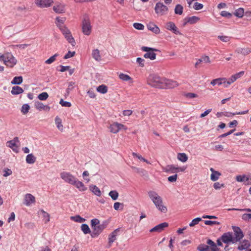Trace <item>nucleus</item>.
Returning <instances> with one entry per match:
<instances>
[{"label":"nucleus","mask_w":251,"mask_h":251,"mask_svg":"<svg viewBox=\"0 0 251 251\" xmlns=\"http://www.w3.org/2000/svg\"><path fill=\"white\" fill-rule=\"evenodd\" d=\"M109 128L110 132L113 133H117L119 131L118 123L117 122L110 125Z\"/></svg>","instance_id":"obj_22"},{"label":"nucleus","mask_w":251,"mask_h":251,"mask_svg":"<svg viewBox=\"0 0 251 251\" xmlns=\"http://www.w3.org/2000/svg\"><path fill=\"white\" fill-rule=\"evenodd\" d=\"M154 11L155 13L159 16L166 15L169 12L168 7L162 2H158L156 3Z\"/></svg>","instance_id":"obj_4"},{"label":"nucleus","mask_w":251,"mask_h":251,"mask_svg":"<svg viewBox=\"0 0 251 251\" xmlns=\"http://www.w3.org/2000/svg\"><path fill=\"white\" fill-rule=\"evenodd\" d=\"M4 64L8 67L13 68L17 63V60L10 52L5 53Z\"/></svg>","instance_id":"obj_5"},{"label":"nucleus","mask_w":251,"mask_h":251,"mask_svg":"<svg viewBox=\"0 0 251 251\" xmlns=\"http://www.w3.org/2000/svg\"><path fill=\"white\" fill-rule=\"evenodd\" d=\"M106 226L103 224L99 225L93 228V231L91 234L92 238L98 236L102 230L105 228Z\"/></svg>","instance_id":"obj_8"},{"label":"nucleus","mask_w":251,"mask_h":251,"mask_svg":"<svg viewBox=\"0 0 251 251\" xmlns=\"http://www.w3.org/2000/svg\"><path fill=\"white\" fill-rule=\"evenodd\" d=\"M225 185L223 183H220L219 182H217L214 183L213 184V187L216 190H218L221 189L222 187H224Z\"/></svg>","instance_id":"obj_61"},{"label":"nucleus","mask_w":251,"mask_h":251,"mask_svg":"<svg viewBox=\"0 0 251 251\" xmlns=\"http://www.w3.org/2000/svg\"><path fill=\"white\" fill-rule=\"evenodd\" d=\"M59 29L62 32V34L64 35V36L71 33L70 31L65 26H60V28H59Z\"/></svg>","instance_id":"obj_52"},{"label":"nucleus","mask_w":251,"mask_h":251,"mask_svg":"<svg viewBox=\"0 0 251 251\" xmlns=\"http://www.w3.org/2000/svg\"><path fill=\"white\" fill-rule=\"evenodd\" d=\"M35 202V198L31 194H26L24 198V204L26 206H29L32 203Z\"/></svg>","instance_id":"obj_15"},{"label":"nucleus","mask_w":251,"mask_h":251,"mask_svg":"<svg viewBox=\"0 0 251 251\" xmlns=\"http://www.w3.org/2000/svg\"><path fill=\"white\" fill-rule=\"evenodd\" d=\"M35 106L36 109L42 110H44L45 111H49L50 110V107L48 105H45L43 103L40 101H37L35 103Z\"/></svg>","instance_id":"obj_19"},{"label":"nucleus","mask_w":251,"mask_h":251,"mask_svg":"<svg viewBox=\"0 0 251 251\" xmlns=\"http://www.w3.org/2000/svg\"><path fill=\"white\" fill-rule=\"evenodd\" d=\"M156 207L159 211L162 213H165L167 211V208L165 205H164L162 200H161V203L157 204Z\"/></svg>","instance_id":"obj_30"},{"label":"nucleus","mask_w":251,"mask_h":251,"mask_svg":"<svg viewBox=\"0 0 251 251\" xmlns=\"http://www.w3.org/2000/svg\"><path fill=\"white\" fill-rule=\"evenodd\" d=\"M148 84L152 87L160 88L163 83V79L156 75H150L148 78Z\"/></svg>","instance_id":"obj_1"},{"label":"nucleus","mask_w":251,"mask_h":251,"mask_svg":"<svg viewBox=\"0 0 251 251\" xmlns=\"http://www.w3.org/2000/svg\"><path fill=\"white\" fill-rule=\"evenodd\" d=\"M221 15L227 18H230L232 17V14L226 11H222L221 12Z\"/></svg>","instance_id":"obj_63"},{"label":"nucleus","mask_w":251,"mask_h":251,"mask_svg":"<svg viewBox=\"0 0 251 251\" xmlns=\"http://www.w3.org/2000/svg\"><path fill=\"white\" fill-rule=\"evenodd\" d=\"M119 231L120 228H118L109 235L108 243L109 247H111L112 244L117 240V236Z\"/></svg>","instance_id":"obj_12"},{"label":"nucleus","mask_w":251,"mask_h":251,"mask_svg":"<svg viewBox=\"0 0 251 251\" xmlns=\"http://www.w3.org/2000/svg\"><path fill=\"white\" fill-rule=\"evenodd\" d=\"M92 26L89 17L87 15L84 16L82 21V31L85 35H89L92 32Z\"/></svg>","instance_id":"obj_2"},{"label":"nucleus","mask_w":251,"mask_h":251,"mask_svg":"<svg viewBox=\"0 0 251 251\" xmlns=\"http://www.w3.org/2000/svg\"><path fill=\"white\" fill-rule=\"evenodd\" d=\"M244 13V10L242 8H239L235 10L234 12V15L238 17V18H242L243 17Z\"/></svg>","instance_id":"obj_37"},{"label":"nucleus","mask_w":251,"mask_h":251,"mask_svg":"<svg viewBox=\"0 0 251 251\" xmlns=\"http://www.w3.org/2000/svg\"><path fill=\"white\" fill-rule=\"evenodd\" d=\"M60 177L66 182L70 184L73 185L74 183L76 182V178L69 173L62 172L60 174Z\"/></svg>","instance_id":"obj_6"},{"label":"nucleus","mask_w":251,"mask_h":251,"mask_svg":"<svg viewBox=\"0 0 251 251\" xmlns=\"http://www.w3.org/2000/svg\"><path fill=\"white\" fill-rule=\"evenodd\" d=\"M177 167L173 165H168L166 167V172L174 173L175 171L177 172Z\"/></svg>","instance_id":"obj_43"},{"label":"nucleus","mask_w":251,"mask_h":251,"mask_svg":"<svg viewBox=\"0 0 251 251\" xmlns=\"http://www.w3.org/2000/svg\"><path fill=\"white\" fill-rule=\"evenodd\" d=\"M220 176L221 174L219 172H214V173L211 174L210 178L212 181H215L219 179Z\"/></svg>","instance_id":"obj_42"},{"label":"nucleus","mask_w":251,"mask_h":251,"mask_svg":"<svg viewBox=\"0 0 251 251\" xmlns=\"http://www.w3.org/2000/svg\"><path fill=\"white\" fill-rule=\"evenodd\" d=\"M236 180L238 182H244L248 181L249 178L245 175H239L236 176Z\"/></svg>","instance_id":"obj_39"},{"label":"nucleus","mask_w":251,"mask_h":251,"mask_svg":"<svg viewBox=\"0 0 251 251\" xmlns=\"http://www.w3.org/2000/svg\"><path fill=\"white\" fill-rule=\"evenodd\" d=\"M148 195L153 203L156 201L162 200V198L155 191H149L148 192Z\"/></svg>","instance_id":"obj_13"},{"label":"nucleus","mask_w":251,"mask_h":251,"mask_svg":"<svg viewBox=\"0 0 251 251\" xmlns=\"http://www.w3.org/2000/svg\"><path fill=\"white\" fill-rule=\"evenodd\" d=\"M59 103L64 107H70L72 105L71 102L64 101L63 99L60 100Z\"/></svg>","instance_id":"obj_57"},{"label":"nucleus","mask_w":251,"mask_h":251,"mask_svg":"<svg viewBox=\"0 0 251 251\" xmlns=\"http://www.w3.org/2000/svg\"><path fill=\"white\" fill-rule=\"evenodd\" d=\"M176 26L175 24L173 22H169L166 24V28L167 29L172 31L173 29H174Z\"/></svg>","instance_id":"obj_53"},{"label":"nucleus","mask_w":251,"mask_h":251,"mask_svg":"<svg viewBox=\"0 0 251 251\" xmlns=\"http://www.w3.org/2000/svg\"><path fill=\"white\" fill-rule=\"evenodd\" d=\"M177 159L182 162H185L188 160V156L185 153H178L177 156Z\"/></svg>","instance_id":"obj_28"},{"label":"nucleus","mask_w":251,"mask_h":251,"mask_svg":"<svg viewBox=\"0 0 251 251\" xmlns=\"http://www.w3.org/2000/svg\"><path fill=\"white\" fill-rule=\"evenodd\" d=\"M53 2L52 0H35V4L41 8L49 7Z\"/></svg>","instance_id":"obj_9"},{"label":"nucleus","mask_w":251,"mask_h":251,"mask_svg":"<svg viewBox=\"0 0 251 251\" xmlns=\"http://www.w3.org/2000/svg\"><path fill=\"white\" fill-rule=\"evenodd\" d=\"M239 50L238 52H240L244 55H247L251 52V49L249 48H242Z\"/></svg>","instance_id":"obj_46"},{"label":"nucleus","mask_w":251,"mask_h":251,"mask_svg":"<svg viewBox=\"0 0 251 251\" xmlns=\"http://www.w3.org/2000/svg\"><path fill=\"white\" fill-rule=\"evenodd\" d=\"M199 251H210L209 247L205 244H200L197 248Z\"/></svg>","instance_id":"obj_44"},{"label":"nucleus","mask_w":251,"mask_h":251,"mask_svg":"<svg viewBox=\"0 0 251 251\" xmlns=\"http://www.w3.org/2000/svg\"><path fill=\"white\" fill-rule=\"evenodd\" d=\"M166 83L169 88H173L178 86V83L176 81L172 80H168Z\"/></svg>","instance_id":"obj_33"},{"label":"nucleus","mask_w":251,"mask_h":251,"mask_svg":"<svg viewBox=\"0 0 251 251\" xmlns=\"http://www.w3.org/2000/svg\"><path fill=\"white\" fill-rule=\"evenodd\" d=\"M41 212L43 213V216L45 219V223H47L50 221V215L44 210H41Z\"/></svg>","instance_id":"obj_56"},{"label":"nucleus","mask_w":251,"mask_h":251,"mask_svg":"<svg viewBox=\"0 0 251 251\" xmlns=\"http://www.w3.org/2000/svg\"><path fill=\"white\" fill-rule=\"evenodd\" d=\"M36 159L32 153L28 154L26 157V162L28 164H33L35 162Z\"/></svg>","instance_id":"obj_26"},{"label":"nucleus","mask_w":251,"mask_h":251,"mask_svg":"<svg viewBox=\"0 0 251 251\" xmlns=\"http://www.w3.org/2000/svg\"><path fill=\"white\" fill-rule=\"evenodd\" d=\"M19 141L18 137H15L13 140L7 141L6 142V146L11 148L14 152H18V146L16 143L19 142Z\"/></svg>","instance_id":"obj_10"},{"label":"nucleus","mask_w":251,"mask_h":251,"mask_svg":"<svg viewBox=\"0 0 251 251\" xmlns=\"http://www.w3.org/2000/svg\"><path fill=\"white\" fill-rule=\"evenodd\" d=\"M148 29L154 33L156 34H158L160 33V29L159 27L153 23H150L147 25Z\"/></svg>","instance_id":"obj_18"},{"label":"nucleus","mask_w":251,"mask_h":251,"mask_svg":"<svg viewBox=\"0 0 251 251\" xmlns=\"http://www.w3.org/2000/svg\"><path fill=\"white\" fill-rule=\"evenodd\" d=\"M132 168L135 170V172L141 176H144L146 174V171L143 169H140L135 167H132Z\"/></svg>","instance_id":"obj_50"},{"label":"nucleus","mask_w":251,"mask_h":251,"mask_svg":"<svg viewBox=\"0 0 251 251\" xmlns=\"http://www.w3.org/2000/svg\"><path fill=\"white\" fill-rule=\"evenodd\" d=\"M98 92L101 94H105L107 92V87L105 85H101L97 88Z\"/></svg>","instance_id":"obj_31"},{"label":"nucleus","mask_w":251,"mask_h":251,"mask_svg":"<svg viewBox=\"0 0 251 251\" xmlns=\"http://www.w3.org/2000/svg\"><path fill=\"white\" fill-rule=\"evenodd\" d=\"M201 221V218H196L191 221V222L189 224V226H194L198 224V223Z\"/></svg>","instance_id":"obj_58"},{"label":"nucleus","mask_w":251,"mask_h":251,"mask_svg":"<svg viewBox=\"0 0 251 251\" xmlns=\"http://www.w3.org/2000/svg\"><path fill=\"white\" fill-rule=\"evenodd\" d=\"M30 107L28 104H24L22 106L21 112L24 114H25L29 111Z\"/></svg>","instance_id":"obj_48"},{"label":"nucleus","mask_w":251,"mask_h":251,"mask_svg":"<svg viewBox=\"0 0 251 251\" xmlns=\"http://www.w3.org/2000/svg\"><path fill=\"white\" fill-rule=\"evenodd\" d=\"M81 229L85 234L91 233L90 228L87 224H83L81 226Z\"/></svg>","instance_id":"obj_34"},{"label":"nucleus","mask_w":251,"mask_h":251,"mask_svg":"<svg viewBox=\"0 0 251 251\" xmlns=\"http://www.w3.org/2000/svg\"><path fill=\"white\" fill-rule=\"evenodd\" d=\"M55 123L57 128L61 131L63 130V126L62 124V120L58 116L55 118Z\"/></svg>","instance_id":"obj_24"},{"label":"nucleus","mask_w":251,"mask_h":251,"mask_svg":"<svg viewBox=\"0 0 251 251\" xmlns=\"http://www.w3.org/2000/svg\"><path fill=\"white\" fill-rule=\"evenodd\" d=\"M75 51H69L67 53H66L65 56H64L63 58L64 59H67L68 58H71L72 57H73L75 54Z\"/></svg>","instance_id":"obj_62"},{"label":"nucleus","mask_w":251,"mask_h":251,"mask_svg":"<svg viewBox=\"0 0 251 251\" xmlns=\"http://www.w3.org/2000/svg\"><path fill=\"white\" fill-rule=\"evenodd\" d=\"M92 56L97 61H100L101 59L100 51L98 49L93 50Z\"/></svg>","instance_id":"obj_32"},{"label":"nucleus","mask_w":251,"mask_h":251,"mask_svg":"<svg viewBox=\"0 0 251 251\" xmlns=\"http://www.w3.org/2000/svg\"><path fill=\"white\" fill-rule=\"evenodd\" d=\"M71 219L78 223H83L86 221V220L84 218H82L79 215L72 216L71 217Z\"/></svg>","instance_id":"obj_36"},{"label":"nucleus","mask_w":251,"mask_h":251,"mask_svg":"<svg viewBox=\"0 0 251 251\" xmlns=\"http://www.w3.org/2000/svg\"><path fill=\"white\" fill-rule=\"evenodd\" d=\"M53 11L57 13L61 14L65 12V5L61 3H56L53 7Z\"/></svg>","instance_id":"obj_16"},{"label":"nucleus","mask_w":251,"mask_h":251,"mask_svg":"<svg viewBox=\"0 0 251 251\" xmlns=\"http://www.w3.org/2000/svg\"><path fill=\"white\" fill-rule=\"evenodd\" d=\"M66 21V18L62 17L60 18L59 17H57L55 19V24L56 26L59 28L60 26H64V23Z\"/></svg>","instance_id":"obj_23"},{"label":"nucleus","mask_w":251,"mask_h":251,"mask_svg":"<svg viewBox=\"0 0 251 251\" xmlns=\"http://www.w3.org/2000/svg\"><path fill=\"white\" fill-rule=\"evenodd\" d=\"M75 85V82L73 81H71L69 83L68 87L66 90V95L68 96L71 91H72L74 88V86Z\"/></svg>","instance_id":"obj_45"},{"label":"nucleus","mask_w":251,"mask_h":251,"mask_svg":"<svg viewBox=\"0 0 251 251\" xmlns=\"http://www.w3.org/2000/svg\"><path fill=\"white\" fill-rule=\"evenodd\" d=\"M233 229L235 235V237L234 238V240L236 243L243 237L244 235L241 229L239 227L233 226Z\"/></svg>","instance_id":"obj_11"},{"label":"nucleus","mask_w":251,"mask_h":251,"mask_svg":"<svg viewBox=\"0 0 251 251\" xmlns=\"http://www.w3.org/2000/svg\"><path fill=\"white\" fill-rule=\"evenodd\" d=\"M250 246V242L248 240H244L241 245L239 246L238 249L243 250L248 249Z\"/></svg>","instance_id":"obj_27"},{"label":"nucleus","mask_w":251,"mask_h":251,"mask_svg":"<svg viewBox=\"0 0 251 251\" xmlns=\"http://www.w3.org/2000/svg\"><path fill=\"white\" fill-rule=\"evenodd\" d=\"M221 237L222 242L225 244H228L230 243H235L231 232H227L225 233Z\"/></svg>","instance_id":"obj_7"},{"label":"nucleus","mask_w":251,"mask_h":251,"mask_svg":"<svg viewBox=\"0 0 251 251\" xmlns=\"http://www.w3.org/2000/svg\"><path fill=\"white\" fill-rule=\"evenodd\" d=\"M90 189L96 196H100L101 195V191L97 186L92 185L90 186Z\"/></svg>","instance_id":"obj_25"},{"label":"nucleus","mask_w":251,"mask_h":251,"mask_svg":"<svg viewBox=\"0 0 251 251\" xmlns=\"http://www.w3.org/2000/svg\"><path fill=\"white\" fill-rule=\"evenodd\" d=\"M199 20L200 18L199 17L193 16L187 18V22L190 24H194L199 21Z\"/></svg>","instance_id":"obj_35"},{"label":"nucleus","mask_w":251,"mask_h":251,"mask_svg":"<svg viewBox=\"0 0 251 251\" xmlns=\"http://www.w3.org/2000/svg\"><path fill=\"white\" fill-rule=\"evenodd\" d=\"M24 92V90L22 88L18 86H13L12 88L11 93L12 95H16L22 94Z\"/></svg>","instance_id":"obj_20"},{"label":"nucleus","mask_w":251,"mask_h":251,"mask_svg":"<svg viewBox=\"0 0 251 251\" xmlns=\"http://www.w3.org/2000/svg\"><path fill=\"white\" fill-rule=\"evenodd\" d=\"M183 8L180 4H177L175 8V13L176 14L181 15L183 13Z\"/></svg>","instance_id":"obj_41"},{"label":"nucleus","mask_w":251,"mask_h":251,"mask_svg":"<svg viewBox=\"0 0 251 251\" xmlns=\"http://www.w3.org/2000/svg\"><path fill=\"white\" fill-rule=\"evenodd\" d=\"M100 225V220L98 219H93L91 221V226L92 229Z\"/></svg>","instance_id":"obj_55"},{"label":"nucleus","mask_w":251,"mask_h":251,"mask_svg":"<svg viewBox=\"0 0 251 251\" xmlns=\"http://www.w3.org/2000/svg\"><path fill=\"white\" fill-rule=\"evenodd\" d=\"M109 196L111 198V199L115 201L118 198L119 193L116 190H112L109 193Z\"/></svg>","instance_id":"obj_40"},{"label":"nucleus","mask_w":251,"mask_h":251,"mask_svg":"<svg viewBox=\"0 0 251 251\" xmlns=\"http://www.w3.org/2000/svg\"><path fill=\"white\" fill-rule=\"evenodd\" d=\"M73 185H75L77 189H78L80 191H84L86 190L87 188L85 187L84 184L76 179V182L73 184Z\"/></svg>","instance_id":"obj_21"},{"label":"nucleus","mask_w":251,"mask_h":251,"mask_svg":"<svg viewBox=\"0 0 251 251\" xmlns=\"http://www.w3.org/2000/svg\"><path fill=\"white\" fill-rule=\"evenodd\" d=\"M145 60L141 57H138L136 59L137 63L139 64V66L141 67L145 66Z\"/></svg>","instance_id":"obj_59"},{"label":"nucleus","mask_w":251,"mask_h":251,"mask_svg":"<svg viewBox=\"0 0 251 251\" xmlns=\"http://www.w3.org/2000/svg\"><path fill=\"white\" fill-rule=\"evenodd\" d=\"M141 50L146 52V53L144 54V57L145 58H149L151 60H153L156 58V54L154 53V51H159L156 49L145 46L141 48Z\"/></svg>","instance_id":"obj_3"},{"label":"nucleus","mask_w":251,"mask_h":251,"mask_svg":"<svg viewBox=\"0 0 251 251\" xmlns=\"http://www.w3.org/2000/svg\"><path fill=\"white\" fill-rule=\"evenodd\" d=\"M169 226L168 224L166 222L161 223L154 227L150 229V231L151 232H161L162 231L165 227H168Z\"/></svg>","instance_id":"obj_14"},{"label":"nucleus","mask_w":251,"mask_h":251,"mask_svg":"<svg viewBox=\"0 0 251 251\" xmlns=\"http://www.w3.org/2000/svg\"><path fill=\"white\" fill-rule=\"evenodd\" d=\"M133 27L138 30H143L144 25L140 23H135L133 24Z\"/></svg>","instance_id":"obj_60"},{"label":"nucleus","mask_w":251,"mask_h":251,"mask_svg":"<svg viewBox=\"0 0 251 251\" xmlns=\"http://www.w3.org/2000/svg\"><path fill=\"white\" fill-rule=\"evenodd\" d=\"M242 219L244 221H249L251 219V214L250 213H245L242 215Z\"/></svg>","instance_id":"obj_64"},{"label":"nucleus","mask_w":251,"mask_h":251,"mask_svg":"<svg viewBox=\"0 0 251 251\" xmlns=\"http://www.w3.org/2000/svg\"><path fill=\"white\" fill-rule=\"evenodd\" d=\"M58 56V53L54 54L53 56H51L48 59H47L45 61V63L47 64H50L52 63L55 60L56 57Z\"/></svg>","instance_id":"obj_49"},{"label":"nucleus","mask_w":251,"mask_h":251,"mask_svg":"<svg viewBox=\"0 0 251 251\" xmlns=\"http://www.w3.org/2000/svg\"><path fill=\"white\" fill-rule=\"evenodd\" d=\"M23 77L22 76H15L11 81L12 84H20L23 82Z\"/></svg>","instance_id":"obj_29"},{"label":"nucleus","mask_w":251,"mask_h":251,"mask_svg":"<svg viewBox=\"0 0 251 251\" xmlns=\"http://www.w3.org/2000/svg\"><path fill=\"white\" fill-rule=\"evenodd\" d=\"M49 97V95L47 92H43L38 96V98L41 100H45Z\"/></svg>","instance_id":"obj_47"},{"label":"nucleus","mask_w":251,"mask_h":251,"mask_svg":"<svg viewBox=\"0 0 251 251\" xmlns=\"http://www.w3.org/2000/svg\"><path fill=\"white\" fill-rule=\"evenodd\" d=\"M65 38L68 41V42L70 43L73 46H74L75 45V42L71 33H70L69 34L65 36Z\"/></svg>","instance_id":"obj_38"},{"label":"nucleus","mask_w":251,"mask_h":251,"mask_svg":"<svg viewBox=\"0 0 251 251\" xmlns=\"http://www.w3.org/2000/svg\"><path fill=\"white\" fill-rule=\"evenodd\" d=\"M119 78L124 81H128L131 80V78L127 75L121 73L119 75Z\"/></svg>","instance_id":"obj_51"},{"label":"nucleus","mask_w":251,"mask_h":251,"mask_svg":"<svg viewBox=\"0 0 251 251\" xmlns=\"http://www.w3.org/2000/svg\"><path fill=\"white\" fill-rule=\"evenodd\" d=\"M219 81L218 85H221L222 84L224 85V86L226 88L228 87L230 85V82L228 80H226V78H219L213 79L211 81V84L215 83V81Z\"/></svg>","instance_id":"obj_17"},{"label":"nucleus","mask_w":251,"mask_h":251,"mask_svg":"<svg viewBox=\"0 0 251 251\" xmlns=\"http://www.w3.org/2000/svg\"><path fill=\"white\" fill-rule=\"evenodd\" d=\"M132 155L134 157H136L138 158L140 160H142L145 162H146L148 164H151L149 161H148L147 159H146L145 158L143 157L141 155H140L139 154H137L135 152H133Z\"/></svg>","instance_id":"obj_54"}]
</instances>
